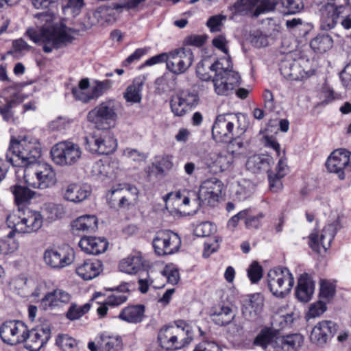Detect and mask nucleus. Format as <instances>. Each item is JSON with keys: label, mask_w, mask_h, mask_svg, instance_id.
Here are the masks:
<instances>
[{"label": "nucleus", "mask_w": 351, "mask_h": 351, "mask_svg": "<svg viewBox=\"0 0 351 351\" xmlns=\"http://www.w3.org/2000/svg\"><path fill=\"white\" fill-rule=\"evenodd\" d=\"M79 246L86 254L97 255L106 252L108 243L104 238L85 237L80 239Z\"/></svg>", "instance_id": "nucleus-24"}, {"label": "nucleus", "mask_w": 351, "mask_h": 351, "mask_svg": "<svg viewBox=\"0 0 351 351\" xmlns=\"http://www.w3.org/2000/svg\"><path fill=\"white\" fill-rule=\"evenodd\" d=\"M27 326L21 321H6L0 326V337L6 343L16 345L23 343L25 338Z\"/></svg>", "instance_id": "nucleus-17"}, {"label": "nucleus", "mask_w": 351, "mask_h": 351, "mask_svg": "<svg viewBox=\"0 0 351 351\" xmlns=\"http://www.w3.org/2000/svg\"><path fill=\"white\" fill-rule=\"evenodd\" d=\"M25 183L34 189H45L56 183V173L47 163L37 162L25 167L24 171Z\"/></svg>", "instance_id": "nucleus-6"}, {"label": "nucleus", "mask_w": 351, "mask_h": 351, "mask_svg": "<svg viewBox=\"0 0 351 351\" xmlns=\"http://www.w3.org/2000/svg\"><path fill=\"white\" fill-rule=\"evenodd\" d=\"M177 95L180 99H182V100L189 109L196 106L198 103V95L194 91L183 90L179 91Z\"/></svg>", "instance_id": "nucleus-54"}, {"label": "nucleus", "mask_w": 351, "mask_h": 351, "mask_svg": "<svg viewBox=\"0 0 351 351\" xmlns=\"http://www.w3.org/2000/svg\"><path fill=\"white\" fill-rule=\"evenodd\" d=\"M223 184L221 181L213 178L204 181L198 192H192V196L198 199L199 206H215L219 202Z\"/></svg>", "instance_id": "nucleus-11"}, {"label": "nucleus", "mask_w": 351, "mask_h": 351, "mask_svg": "<svg viewBox=\"0 0 351 351\" xmlns=\"http://www.w3.org/2000/svg\"><path fill=\"white\" fill-rule=\"evenodd\" d=\"M51 155L56 164L71 165L81 158L82 150L77 144L65 141L56 143L51 150Z\"/></svg>", "instance_id": "nucleus-10"}, {"label": "nucleus", "mask_w": 351, "mask_h": 351, "mask_svg": "<svg viewBox=\"0 0 351 351\" xmlns=\"http://www.w3.org/2000/svg\"><path fill=\"white\" fill-rule=\"evenodd\" d=\"M117 5L114 8L105 5L99 7L94 13L95 18L102 25L112 23L114 21V9H117Z\"/></svg>", "instance_id": "nucleus-44"}, {"label": "nucleus", "mask_w": 351, "mask_h": 351, "mask_svg": "<svg viewBox=\"0 0 351 351\" xmlns=\"http://www.w3.org/2000/svg\"><path fill=\"white\" fill-rule=\"evenodd\" d=\"M267 282L269 291L278 298H284L290 293L295 283L292 274L287 267L270 269L267 275Z\"/></svg>", "instance_id": "nucleus-7"}, {"label": "nucleus", "mask_w": 351, "mask_h": 351, "mask_svg": "<svg viewBox=\"0 0 351 351\" xmlns=\"http://www.w3.org/2000/svg\"><path fill=\"white\" fill-rule=\"evenodd\" d=\"M73 231L91 232L97 228V218L95 215H83L72 221Z\"/></svg>", "instance_id": "nucleus-34"}, {"label": "nucleus", "mask_w": 351, "mask_h": 351, "mask_svg": "<svg viewBox=\"0 0 351 351\" xmlns=\"http://www.w3.org/2000/svg\"><path fill=\"white\" fill-rule=\"evenodd\" d=\"M76 32L73 29L57 24L39 29L29 28L26 34L34 43L43 45L44 52L49 53L71 43L74 38L71 34Z\"/></svg>", "instance_id": "nucleus-1"}, {"label": "nucleus", "mask_w": 351, "mask_h": 351, "mask_svg": "<svg viewBox=\"0 0 351 351\" xmlns=\"http://www.w3.org/2000/svg\"><path fill=\"white\" fill-rule=\"evenodd\" d=\"M182 99L176 94L170 101L171 109L175 116L182 117L190 110Z\"/></svg>", "instance_id": "nucleus-50"}, {"label": "nucleus", "mask_w": 351, "mask_h": 351, "mask_svg": "<svg viewBox=\"0 0 351 351\" xmlns=\"http://www.w3.org/2000/svg\"><path fill=\"white\" fill-rule=\"evenodd\" d=\"M71 295L62 289H56L47 293L41 300V305L45 310H53L62 308L69 303Z\"/></svg>", "instance_id": "nucleus-22"}, {"label": "nucleus", "mask_w": 351, "mask_h": 351, "mask_svg": "<svg viewBox=\"0 0 351 351\" xmlns=\"http://www.w3.org/2000/svg\"><path fill=\"white\" fill-rule=\"evenodd\" d=\"M6 223L10 228L14 232L23 233V209L19 208L16 212L10 214L6 219Z\"/></svg>", "instance_id": "nucleus-45"}, {"label": "nucleus", "mask_w": 351, "mask_h": 351, "mask_svg": "<svg viewBox=\"0 0 351 351\" xmlns=\"http://www.w3.org/2000/svg\"><path fill=\"white\" fill-rule=\"evenodd\" d=\"M162 274L167 278L168 282L172 285L177 284L180 280L179 271L176 268L167 266L162 271Z\"/></svg>", "instance_id": "nucleus-62"}, {"label": "nucleus", "mask_w": 351, "mask_h": 351, "mask_svg": "<svg viewBox=\"0 0 351 351\" xmlns=\"http://www.w3.org/2000/svg\"><path fill=\"white\" fill-rule=\"evenodd\" d=\"M144 313L143 305L129 306L121 310L118 317L128 323L137 324L143 320Z\"/></svg>", "instance_id": "nucleus-33"}, {"label": "nucleus", "mask_w": 351, "mask_h": 351, "mask_svg": "<svg viewBox=\"0 0 351 351\" xmlns=\"http://www.w3.org/2000/svg\"><path fill=\"white\" fill-rule=\"evenodd\" d=\"M337 330V325L332 321L324 320L319 322L313 327L311 331V341L322 346L326 343L329 338L333 337Z\"/></svg>", "instance_id": "nucleus-20"}, {"label": "nucleus", "mask_w": 351, "mask_h": 351, "mask_svg": "<svg viewBox=\"0 0 351 351\" xmlns=\"http://www.w3.org/2000/svg\"><path fill=\"white\" fill-rule=\"evenodd\" d=\"M114 196V199H112V197H110V201H115L117 198H119L117 206L120 209L129 210L131 208L135 206L138 202L135 200V199L132 198V197H129L128 199L124 196Z\"/></svg>", "instance_id": "nucleus-60"}, {"label": "nucleus", "mask_w": 351, "mask_h": 351, "mask_svg": "<svg viewBox=\"0 0 351 351\" xmlns=\"http://www.w3.org/2000/svg\"><path fill=\"white\" fill-rule=\"evenodd\" d=\"M70 125L69 120L66 117H59L51 121L49 128L54 131H63Z\"/></svg>", "instance_id": "nucleus-61"}, {"label": "nucleus", "mask_w": 351, "mask_h": 351, "mask_svg": "<svg viewBox=\"0 0 351 351\" xmlns=\"http://www.w3.org/2000/svg\"><path fill=\"white\" fill-rule=\"evenodd\" d=\"M193 351H222V349L215 341H203L195 346Z\"/></svg>", "instance_id": "nucleus-64"}, {"label": "nucleus", "mask_w": 351, "mask_h": 351, "mask_svg": "<svg viewBox=\"0 0 351 351\" xmlns=\"http://www.w3.org/2000/svg\"><path fill=\"white\" fill-rule=\"evenodd\" d=\"M262 303L254 304V300L251 298L242 308V313L244 317L249 319H254L256 318L258 312L261 311Z\"/></svg>", "instance_id": "nucleus-53"}, {"label": "nucleus", "mask_w": 351, "mask_h": 351, "mask_svg": "<svg viewBox=\"0 0 351 351\" xmlns=\"http://www.w3.org/2000/svg\"><path fill=\"white\" fill-rule=\"evenodd\" d=\"M75 253L71 248H49L43 254L45 263L53 269H61L71 265Z\"/></svg>", "instance_id": "nucleus-16"}, {"label": "nucleus", "mask_w": 351, "mask_h": 351, "mask_svg": "<svg viewBox=\"0 0 351 351\" xmlns=\"http://www.w3.org/2000/svg\"><path fill=\"white\" fill-rule=\"evenodd\" d=\"M226 19V16L222 14L210 16L206 22V26L211 32H220Z\"/></svg>", "instance_id": "nucleus-56"}, {"label": "nucleus", "mask_w": 351, "mask_h": 351, "mask_svg": "<svg viewBox=\"0 0 351 351\" xmlns=\"http://www.w3.org/2000/svg\"><path fill=\"white\" fill-rule=\"evenodd\" d=\"M277 4V0H237L230 10L234 14L257 18L274 11Z\"/></svg>", "instance_id": "nucleus-9"}, {"label": "nucleus", "mask_w": 351, "mask_h": 351, "mask_svg": "<svg viewBox=\"0 0 351 351\" xmlns=\"http://www.w3.org/2000/svg\"><path fill=\"white\" fill-rule=\"evenodd\" d=\"M128 299V297L119 292H117L109 295L106 299V304H108L110 306H117L123 304Z\"/></svg>", "instance_id": "nucleus-63"}, {"label": "nucleus", "mask_w": 351, "mask_h": 351, "mask_svg": "<svg viewBox=\"0 0 351 351\" xmlns=\"http://www.w3.org/2000/svg\"><path fill=\"white\" fill-rule=\"evenodd\" d=\"M210 316L212 320L216 324L224 326L230 324L232 321L234 315L229 306L219 305L213 308Z\"/></svg>", "instance_id": "nucleus-35"}, {"label": "nucleus", "mask_w": 351, "mask_h": 351, "mask_svg": "<svg viewBox=\"0 0 351 351\" xmlns=\"http://www.w3.org/2000/svg\"><path fill=\"white\" fill-rule=\"evenodd\" d=\"M112 195L124 196L129 199L132 197L138 201L139 190L130 183H121L114 186L110 191Z\"/></svg>", "instance_id": "nucleus-41"}, {"label": "nucleus", "mask_w": 351, "mask_h": 351, "mask_svg": "<svg viewBox=\"0 0 351 351\" xmlns=\"http://www.w3.org/2000/svg\"><path fill=\"white\" fill-rule=\"evenodd\" d=\"M112 81L110 80H95L91 87L93 99H97L107 93L112 88Z\"/></svg>", "instance_id": "nucleus-48"}, {"label": "nucleus", "mask_w": 351, "mask_h": 351, "mask_svg": "<svg viewBox=\"0 0 351 351\" xmlns=\"http://www.w3.org/2000/svg\"><path fill=\"white\" fill-rule=\"evenodd\" d=\"M18 104L15 99H9L6 101L5 104L0 106V114L5 121L9 122L14 120V112L12 110Z\"/></svg>", "instance_id": "nucleus-51"}, {"label": "nucleus", "mask_w": 351, "mask_h": 351, "mask_svg": "<svg viewBox=\"0 0 351 351\" xmlns=\"http://www.w3.org/2000/svg\"><path fill=\"white\" fill-rule=\"evenodd\" d=\"M222 60L226 62V67L223 66V62L217 60L211 64L210 69L216 73L213 79L215 93L218 95H228L240 85L241 77L237 72L229 69L230 58H224Z\"/></svg>", "instance_id": "nucleus-4"}, {"label": "nucleus", "mask_w": 351, "mask_h": 351, "mask_svg": "<svg viewBox=\"0 0 351 351\" xmlns=\"http://www.w3.org/2000/svg\"><path fill=\"white\" fill-rule=\"evenodd\" d=\"M10 189L14 195L15 203L19 206L28 203L35 195L34 191L19 184L12 186Z\"/></svg>", "instance_id": "nucleus-37"}, {"label": "nucleus", "mask_w": 351, "mask_h": 351, "mask_svg": "<svg viewBox=\"0 0 351 351\" xmlns=\"http://www.w3.org/2000/svg\"><path fill=\"white\" fill-rule=\"evenodd\" d=\"M289 173V167L285 159L280 158L276 167L275 171H269L268 173V180L269 189L274 193L280 192L283 184L282 179Z\"/></svg>", "instance_id": "nucleus-23"}, {"label": "nucleus", "mask_w": 351, "mask_h": 351, "mask_svg": "<svg viewBox=\"0 0 351 351\" xmlns=\"http://www.w3.org/2000/svg\"><path fill=\"white\" fill-rule=\"evenodd\" d=\"M156 254L158 256L171 255L177 252L181 246L178 234L170 230L159 231L152 241Z\"/></svg>", "instance_id": "nucleus-13"}, {"label": "nucleus", "mask_w": 351, "mask_h": 351, "mask_svg": "<svg viewBox=\"0 0 351 351\" xmlns=\"http://www.w3.org/2000/svg\"><path fill=\"white\" fill-rule=\"evenodd\" d=\"M167 69L175 75L184 73L192 65L194 55L190 49L180 47L167 53Z\"/></svg>", "instance_id": "nucleus-12"}, {"label": "nucleus", "mask_w": 351, "mask_h": 351, "mask_svg": "<svg viewBox=\"0 0 351 351\" xmlns=\"http://www.w3.org/2000/svg\"><path fill=\"white\" fill-rule=\"evenodd\" d=\"M102 270V263L98 260H86L79 264L76 274L84 280H92L99 276Z\"/></svg>", "instance_id": "nucleus-28"}, {"label": "nucleus", "mask_w": 351, "mask_h": 351, "mask_svg": "<svg viewBox=\"0 0 351 351\" xmlns=\"http://www.w3.org/2000/svg\"><path fill=\"white\" fill-rule=\"evenodd\" d=\"M335 293V286L325 280L320 281V292L319 295L322 299L330 300L333 298Z\"/></svg>", "instance_id": "nucleus-55"}, {"label": "nucleus", "mask_w": 351, "mask_h": 351, "mask_svg": "<svg viewBox=\"0 0 351 351\" xmlns=\"http://www.w3.org/2000/svg\"><path fill=\"white\" fill-rule=\"evenodd\" d=\"M247 276L252 283L258 282L263 277V268L256 261H253L247 269Z\"/></svg>", "instance_id": "nucleus-57"}, {"label": "nucleus", "mask_w": 351, "mask_h": 351, "mask_svg": "<svg viewBox=\"0 0 351 351\" xmlns=\"http://www.w3.org/2000/svg\"><path fill=\"white\" fill-rule=\"evenodd\" d=\"M173 157L171 155H163L156 158L154 164L159 174H165L173 167Z\"/></svg>", "instance_id": "nucleus-46"}, {"label": "nucleus", "mask_w": 351, "mask_h": 351, "mask_svg": "<svg viewBox=\"0 0 351 351\" xmlns=\"http://www.w3.org/2000/svg\"><path fill=\"white\" fill-rule=\"evenodd\" d=\"M337 233V228L335 224H328L326 226L319 238L315 233L309 236V245L312 250L317 253H322V251L326 252Z\"/></svg>", "instance_id": "nucleus-19"}, {"label": "nucleus", "mask_w": 351, "mask_h": 351, "mask_svg": "<svg viewBox=\"0 0 351 351\" xmlns=\"http://www.w3.org/2000/svg\"><path fill=\"white\" fill-rule=\"evenodd\" d=\"M347 9L348 7L343 5H337L330 3L323 5L320 8L322 28L325 30L332 29L337 22L338 18Z\"/></svg>", "instance_id": "nucleus-21"}, {"label": "nucleus", "mask_w": 351, "mask_h": 351, "mask_svg": "<svg viewBox=\"0 0 351 351\" xmlns=\"http://www.w3.org/2000/svg\"><path fill=\"white\" fill-rule=\"evenodd\" d=\"M41 156L39 142L33 138L25 136L20 140L11 139L6 154V159L14 166H29L36 164Z\"/></svg>", "instance_id": "nucleus-2"}, {"label": "nucleus", "mask_w": 351, "mask_h": 351, "mask_svg": "<svg viewBox=\"0 0 351 351\" xmlns=\"http://www.w3.org/2000/svg\"><path fill=\"white\" fill-rule=\"evenodd\" d=\"M89 85V80L84 78L79 82L78 86L72 88L71 93L76 100L83 103H88L90 100H93L91 90L90 91L88 90Z\"/></svg>", "instance_id": "nucleus-39"}, {"label": "nucleus", "mask_w": 351, "mask_h": 351, "mask_svg": "<svg viewBox=\"0 0 351 351\" xmlns=\"http://www.w3.org/2000/svg\"><path fill=\"white\" fill-rule=\"evenodd\" d=\"M144 80L141 78L138 77L133 80L132 83L127 87L123 93V98L125 99L126 102L138 104L141 101V92Z\"/></svg>", "instance_id": "nucleus-36"}, {"label": "nucleus", "mask_w": 351, "mask_h": 351, "mask_svg": "<svg viewBox=\"0 0 351 351\" xmlns=\"http://www.w3.org/2000/svg\"><path fill=\"white\" fill-rule=\"evenodd\" d=\"M56 345L62 351H74L77 348L76 340L68 335H58L56 339Z\"/></svg>", "instance_id": "nucleus-49"}, {"label": "nucleus", "mask_w": 351, "mask_h": 351, "mask_svg": "<svg viewBox=\"0 0 351 351\" xmlns=\"http://www.w3.org/2000/svg\"><path fill=\"white\" fill-rule=\"evenodd\" d=\"M255 191V185L249 180H243L234 187L233 193L235 199L245 201L250 197Z\"/></svg>", "instance_id": "nucleus-38"}, {"label": "nucleus", "mask_w": 351, "mask_h": 351, "mask_svg": "<svg viewBox=\"0 0 351 351\" xmlns=\"http://www.w3.org/2000/svg\"><path fill=\"white\" fill-rule=\"evenodd\" d=\"M303 343L300 334H291L277 337L273 344L274 351H297Z\"/></svg>", "instance_id": "nucleus-25"}, {"label": "nucleus", "mask_w": 351, "mask_h": 351, "mask_svg": "<svg viewBox=\"0 0 351 351\" xmlns=\"http://www.w3.org/2000/svg\"><path fill=\"white\" fill-rule=\"evenodd\" d=\"M314 292V284L311 276L307 274H303L298 279L295 290L297 299L303 302H308Z\"/></svg>", "instance_id": "nucleus-30"}, {"label": "nucleus", "mask_w": 351, "mask_h": 351, "mask_svg": "<svg viewBox=\"0 0 351 351\" xmlns=\"http://www.w3.org/2000/svg\"><path fill=\"white\" fill-rule=\"evenodd\" d=\"M282 3L287 10L285 12L288 14H296L303 8V3L301 0H282Z\"/></svg>", "instance_id": "nucleus-59"}, {"label": "nucleus", "mask_w": 351, "mask_h": 351, "mask_svg": "<svg viewBox=\"0 0 351 351\" xmlns=\"http://www.w3.org/2000/svg\"><path fill=\"white\" fill-rule=\"evenodd\" d=\"M333 40L330 36L319 34L310 43L311 49L316 53H324L332 48Z\"/></svg>", "instance_id": "nucleus-42"}, {"label": "nucleus", "mask_w": 351, "mask_h": 351, "mask_svg": "<svg viewBox=\"0 0 351 351\" xmlns=\"http://www.w3.org/2000/svg\"><path fill=\"white\" fill-rule=\"evenodd\" d=\"M239 121L237 116L231 114H219L212 128L213 138L219 142L229 143L234 138V127Z\"/></svg>", "instance_id": "nucleus-14"}, {"label": "nucleus", "mask_w": 351, "mask_h": 351, "mask_svg": "<svg viewBox=\"0 0 351 351\" xmlns=\"http://www.w3.org/2000/svg\"><path fill=\"white\" fill-rule=\"evenodd\" d=\"M90 189L86 185L71 184L62 192L65 200L73 203H80L90 195Z\"/></svg>", "instance_id": "nucleus-26"}, {"label": "nucleus", "mask_w": 351, "mask_h": 351, "mask_svg": "<svg viewBox=\"0 0 351 351\" xmlns=\"http://www.w3.org/2000/svg\"><path fill=\"white\" fill-rule=\"evenodd\" d=\"M216 231V227L209 221L201 222L196 225L194 234L198 237H209Z\"/></svg>", "instance_id": "nucleus-52"}, {"label": "nucleus", "mask_w": 351, "mask_h": 351, "mask_svg": "<svg viewBox=\"0 0 351 351\" xmlns=\"http://www.w3.org/2000/svg\"><path fill=\"white\" fill-rule=\"evenodd\" d=\"M84 5V0H68L62 10L64 13L70 12L73 16H76L80 13Z\"/></svg>", "instance_id": "nucleus-58"}, {"label": "nucleus", "mask_w": 351, "mask_h": 351, "mask_svg": "<svg viewBox=\"0 0 351 351\" xmlns=\"http://www.w3.org/2000/svg\"><path fill=\"white\" fill-rule=\"evenodd\" d=\"M350 156V152L345 149L335 150L326 160L327 170L336 173L339 179L343 180L346 173L351 172Z\"/></svg>", "instance_id": "nucleus-15"}, {"label": "nucleus", "mask_w": 351, "mask_h": 351, "mask_svg": "<svg viewBox=\"0 0 351 351\" xmlns=\"http://www.w3.org/2000/svg\"><path fill=\"white\" fill-rule=\"evenodd\" d=\"M97 342L101 351H112L121 346V339L119 336L104 332L99 335Z\"/></svg>", "instance_id": "nucleus-40"}, {"label": "nucleus", "mask_w": 351, "mask_h": 351, "mask_svg": "<svg viewBox=\"0 0 351 351\" xmlns=\"http://www.w3.org/2000/svg\"><path fill=\"white\" fill-rule=\"evenodd\" d=\"M274 162L273 158L269 155H254L247 159L246 167L254 173H268Z\"/></svg>", "instance_id": "nucleus-27"}, {"label": "nucleus", "mask_w": 351, "mask_h": 351, "mask_svg": "<svg viewBox=\"0 0 351 351\" xmlns=\"http://www.w3.org/2000/svg\"><path fill=\"white\" fill-rule=\"evenodd\" d=\"M275 337V330L268 326L263 327L257 334L253 341L255 346L261 347L263 350H266L273 341Z\"/></svg>", "instance_id": "nucleus-43"}, {"label": "nucleus", "mask_w": 351, "mask_h": 351, "mask_svg": "<svg viewBox=\"0 0 351 351\" xmlns=\"http://www.w3.org/2000/svg\"><path fill=\"white\" fill-rule=\"evenodd\" d=\"M279 69L282 75L290 80H298L302 77V69L298 62L286 58L281 61Z\"/></svg>", "instance_id": "nucleus-31"}, {"label": "nucleus", "mask_w": 351, "mask_h": 351, "mask_svg": "<svg viewBox=\"0 0 351 351\" xmlns=\"http://www.w3.org/2000/svg\"><path fill=\"white\" fill-rule=\"evenodd\" d=\"M85 138L86 149L98 155H108L115 152L117 142L113 134L106 129H101Z\"/></svg>", "instance_id": "nucleus-8"}, {"label": "nucleus", "mask_w": 351, "mask_h": 351, "mask_svg": "<svg viewBox=\"0 0 351 351\" xmlns=\"http://www.w3.org/2000/svg\"><path fill=\"white\" fill-rule=\"evenodd\" d=\"M193 339L191 327L184 320L165 326L158 332V341L166 350H176L189 345Z\"/></svg>", "instance_id": "nucleus-3"}, {"label": "nucleus", "mask_w": 351, "mask_h": 351, "mask_svg": "<svg viewBox=\"0 0 351 351\" xmlns=\"http://www.w3.org/2000/svg\"><path fill=\"white\" fill-rule=\"evenodd\" d=\"M90 308V304L89 303L84 304L82 306L72 303L66 312V317L71 321L78 319L88 313Z\"/></svg>", "instance_id": "nucleus-47"}, {"label": "nucleus", "mask_w": 351, "mask_h": 351, "mask_svg": "<svg viewBox=\"0 0 351 351\" xmlns=\"http://www.w3.org/2000/svg\"><path fill=\"white\" fill-rule=\"evenodd\" d=\"M120 108L115 99H106L88 112L87 121L97 129H108L117 119Z\"/></svg>", "instance_id": "nucleus-5"}, {"label": "nucleus", "mask_w": 351, "mask_h": 351, "mask_svg": "<svg viewBox=\"0 0 351 351\" xmlns=\"http://www.w3.org/2000/svg\"><path fill=\"white\" fill-rule=\"evenodd\" d=\"M51 337V328L48 325H42L32 329L27 328L25 335V348L30 351H39Z\"/></svg>", "instance_id": "nucleus-18"}, {"label": "nucleus", "mask_w": 351, "mask_h": 351, "mask_svg": "<svg viewBox=\"0 0 351 351\" xmlns=\"http://www.w3.org/2000/svg\"><path fill=\"white\" fill-rule=\"evenodd\" d=\"M23 233H30L36 232L42 227L43 218L40 212L25 208H23Z\"/></svg>", "instance_id": "nucleus-29"}, {"label": "nucleus", "mask_w": 351, "mask_h": 351, "mask_svg": "<svg viewBox=\"0 0 351 351\" xmlns=\"http://www.w3.org/2000/svg\"><path fill=\"white\" fill-rule=\"evenodd\" d=\"M143 267V260L141 254H132L122 259L119 265L121 272L136 274Z\"/></svg>", "instance_id": "nucleus-32"}]
</instances>
